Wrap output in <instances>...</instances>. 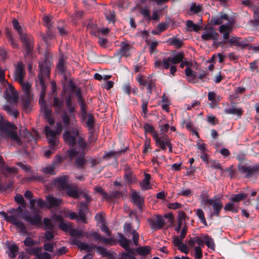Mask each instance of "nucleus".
<instances>
[{
    "label": "nucleus",
    "mask_w": 259,
    "mask_h": 259,
    "mask_svg": "<svg viewBox=\"0 0 259 259\" xmlns=\"http://www.w3.org/2000/svg\"><path fill=\"white\" fill-rule=\"evenodd\" d=\"M62 118L65 125H69L71 123L73 126V129L71 131L66 130L63 134L65 142L70 147L75 146L74 149H71L70 150L69 157L71 159H76L75 164L76 166H81L85 163L84 150L85 144L84 139L79 136V128L74 117H69L65 112L62 115Z\"/></svg>",
    "instance_id": "obj_1"
},
{
    "label": "nucleus",
    "mask_w": 259,
    "mask_h": 259,
    "mask_svg": "<svg viewBox=\"0 0 259 259\" xmlns=\"http://www.w3.org/2000/svg\"><path fill=\"white\" fill-rule=\"evenodd\" d=\"M159 127L160 131L155 132L151 125L147 123L144 125L145 134L150 133L152 134L157 146H158L163 150H165L167 147L169 149V151L171 152L172 145L170 140L169 137L166 135V133L168 132L169 127V124H163L160 125Z\"/></svg>",
    "instance_id": "obj_2"
},
{
    "label": "nucleus",
    "mask_w": 259,
    "mask_h": 259,
    "mask_svg": "<svg viewBox=\"0 0 259 259\" xmlns=\"http://www.w3.org/2000/svg\"><path fill=\"white\" fill-rule=\"evenodd\" d=\"M16 130L15 125L4 120L0 115V135L4 138L9 137L12 141L20 144L21 142L16 132Z\"/></svg>",
    "instance_id": "obj_3"
},
{
    "label": "nucleus",
    "mask_w": 259,
    "mask_h": 259,
    "mask_svg": "<svg viewBox=\"0 0 259 259\" xmlns=\"http://www.w3.org/2000/svg\"><path fill=\"white\" fill-rule=\"evenodd\" d=\"M211 22L214 25L222 24L225 21L226 23L220 26L219 31L223 34V38L228 39L229 37V33L232 31L233 21L229 20L226 14H222L221 16L213 17L211 18Z\"/></svg>",
    "instance_id": "obj_4"
},
{
    "label": "nucleus",
    "mask_w": 259,
    "mask_h": 259,
    "mask_svg": "<svg viewBox=\"0 0 259 259\" xmlns=\"http://www.w3.org/2000/svg\"><path fill=\"white\" fill-rule=\"evenodd\" d=\"M68 177L62 176L54 181V184L59 190H66L67 195L73 198L78 197V191L75 186L71 187L68 185Z\"/></svg>",
    "instance_id": "obj_5"
},
{
    "label": "nucleus",
    "mask_w": 259,
    "mask_h": 259,
    "mask_svg": "<svg viewBox=\"0 0 259 259\" xmlns=\"http://www.w3.org/2000/svg\"><path fill=\"white\" fill-rule=\"evenodd\" d=\"M184 59V54L178 53L173 56L163 58L162 61H156L154 64L156 68H160L163 67L164 69H167L170 65H175L182 62Z\"/></svg>",
    "instance_id": "obj_6"
},
{
    "label": "nucleus",
    "mask_w": 259,
    "mask_h": 259,
    "mask_svg": "<svg viewBox=\"0 0 259 259\" xmlns=\"http://www.w3.org/2000/svg\"><path fill=\"white\" fill-rule=\"evenodd\" d=\"M40 71L38 74L39 83L41 88V91L40 93L39 103L40 105L45 104L44 97L45 94L46 85L44 82L45 78L48 77L49 75L50 71L48 67H44L42 63H39Z\"/></svg>",
    "instance_id": "obj_7"
},
{
    "label": "nucleus",
    "mask_w": 259,
    "mask_h": 259,
    "mask_svg": "<svg viewBox=\"0 0 259 259\" xmlns=\"http://www.w3.org/2000/svg\"><path fill=\"white\" fill-rule=\"evenodd\" d=\"M12 23L14 28L17 30L19 34L22 44L26 48L27 53L28 54L31 48V44L32 41L31 36L23 32V29L16 19L13 20Z\"/></svg>",
    "instance_id": "obj_8"
},
{
    "label": "nucleus",
    "mask_w": 259,
    "mask_h": 259,
    "mask_svg": "<svg viewBox=\"0 0 259 259\" xmlns=\"http://www.w3.org/2000/svg\"><path fill=\"white\" fill-rule=\"evenodd\" d=\"M62 130V123L58 122L56 124L55 131L51 129L49 126L45 127V131L48 142L53 147H57L59 145V141L57 138V135L60 133Z\"/></svg>",
    "instance_id": "obj_9"
},
{
    "label": "nucleus",
    "mask_w": 259,
    "mask_h": 259,
    "mask_svg": "<svg viewBox=\"0 0 259 259\" xmlns=\"http://www.w3.org/2000/svg\"><path fill=\"white\" fill-rule=\"evenodd\" d=\"M78 217H77L76 213L70 211L68 209L65 210V215L66 217H69L71 220L77 219L78 221H80L83 223H87V221L86 215L88 213L87 205L84 203H81L78 206Z\"/></svg>",
    "instance_id": "obj_10"
},
{
    "label": "nucleus",
    "mask_w": 259,
    "mask_h": 259,
    "mask_svg": "<svg viewBox=\"0 0 259 259\" xmlns=\"http://www.w3.org/2000/svg\"><path fill=\"white\" fill-rule=\"evenodd\" d=\"M0 215L8 222L14 225L18 231L22 234H25L27 232V229L24 224L18 219V217L15 214L8 215L4 211H1Z\"/></svg>",
    "instance_id": "obj_11"
},
{
    "label": "nucleus",
    "mask_w": 259,
    "mask_h": 259,
    "mask_svg": "<svg viewBox=\"0 0 259 259\" xmlns=\"http://www.w3.org/2000/svg\"><path fill=\"white\" fill-rule=\"evenodd\" d=\"M72 243L75 244L81 250H85L88 252L92 251L95 248H96L97 252L99 254L105 256L107 255L108 253L105 248L101 246H96L95 245H90L85 243L82 242L75 239H73L71 241Z\"/></svg>",
    "instance_id": "obj_12"
},
{
    "label": "nucleus",
    "mask_w": 259,
    "mask_h": 259,
    "mask_svg": "<svg viewBox=\"0 0 259 259\" xmlns=\"http://www.w3.org/2000/svg\"><path fill=\"white\" fill-rule=\"evenodd\" d=\"M185 74L187 77L188 81L194 83L198 82L199 79H203L206 75L205 72L202 70L199 75L197 76L196 73L189 67L185 69Z\"/></svg>",
    "instance_id": "obj_13"
},
{
    "label": "nucleus",
    "mask_w": 259,
    "mask_h": 259,
    "mask_svg": "<svg viewBox=\"0 0 259 259\" xmlns=\"http://www.w3.org/2000/svg\"><path fill=\"white\" fill-rule=\"evenodd\" d=\"M149 225L153 230L161 229L165 224V221L160 215L153 216L147 219Z\"/></svg>",
    "instance_id": "obj_14"
},
{
    "label": "nucleus",
    "mask_w": 259,
    "mask_h": 259,
    "mask_svg": "<svg viewBox=\"0 0 259 259\" xmlns=\"http://www.w3.org/2000/svg\"><path fill=\"white\" fill-rule=\"evenodd\" d=\"M134 50L132 44L126 41L121 42L119 53L121 56L127 57L131 55V52Z\"/></svg>",
    "instance_id": "obj_15"
},
{
    "label": "nucleus",
    "mask_w": 259,
    "mask_h": 259,
    "mask_svg": "<svg viewBox=\"0 0 259 259\" xmlns=\"http://www.w3.org/2000/svg\"><path fill=\"white\" fill-rule=\"evenodd\" d=\"M25 75V72L24 65L21 62L18 63L15 68L14 74L15 80L17 81L18 82H21L22 80H23V78L24 77Z\"/></svg>",
    "instance_id": "obj_16"
},
{
    "label": "nucleus",
    "mask_w": 259,
    "mask_h": 259,
    "mask_svg": "<svg viewBox=\"0 0 259 259\" xmlns=\"http://www.w3.org/2000/svg\"><path fill=\"white\" fill-rule=\"evenodd\" d=\"M87 28L90 30L91 33L97 35L100 32L103 34H106L109 33L110 30L108 28H105L100 29L97 28V25H95L93 22L90 21L87 25Z\"/></svg>",
    "instance_id": "obj_17"
},
{
    "label": "nucleus",
    "mask_w": 259,
    "mask_h": 259,
    "mask_svg": "<svg viewBox=\"0 0 259 259\" xmlns=\"http://www.w3.org/2000/svg\"><path fill=\"white\" fill-rule=\"evenodd\" d=\"M210 205H211L213 208V214L218 216L223 207V203L221 201V198H217L216 197L212 198Z\"/></svg>",
    "instance_id": "obj_18"
},
{
    "label": "nucleus",
    "mask_w": 259,
    "mask_h": 259,
    "mask_svg": "<svg viewBox=\"0 0 259 259\" xmlns=\"http://www.w3.org/2000/svg\"><path fill=\"white\" fill-rule=\"evenodd\" d=\"M219 34L212 28H210L205 31L202 35L201 38L204 40H217L218 38Z\"/></svg>",
    "instance_id": "obj_19"
},
{
    "label": "nucleus",
    "mask_w": 259,
    "mask_h": 259,
    "mask_svg": "<svg viewBox=\"0 0 259 259\" xmlns=\"http://www.w3.org/2000/svg\"><path fill=\"white\" fill-rule=\"evenodd\" d=\"M221 97L217 95L214 92H209L208 93V100L210 101L209 106L212 108L217 107L218 104L221 100Z\"/></svg>",
    "instance_id": "obj_20"
},
{
    "label": "nucleus",
    "mask_w": 259,
    "mask_h": 259,
    "mask_svg": "<svg viewBox=\"0 0 259 259\" xmlns=\"http://www.w3.org/2000/svg\"><path fill=\"white\" fill-rule=\"evenodd\" d=\"M31 252L36 256L37 259H51V255L47 252H42L40 247H35L31 249Z\"/></svg>",
    "instance_id": "obj_21"
},
{
    "label": "nucleus",
    "mask_w": 259,
    "mask_h": 259,
    "mask_svg": "<svg viewBox=\"0 0 259 259\" xmlns=\"http://www.w3.org/2000/svg\"><path fill=\"white\" fill-rule=\"evenodd\" d=\"M41 111L44 113L45 117L47 119L50 125L54 123V119L52 117V111L48 108L45 104L40 105Z\"/></svg>",
    "instance_id": "obj_22"
},
{
    "label": "nucleus",
    "mask_w": 259,
    "mask_h": 259,
    "mask_svg": "<svg viewBox=\"0 0 259 259\" xmlns=\"http://www.w3.org/2000/svg\"><path fill=\"white\" fill-rule=\"evenodd\" d=\"M5 97L7 100L16 101L18 94L15 92L14 88L11 85H9V89L5 94Z\"/></svg>",
    "instance_id": "obj_23"
},
{
    "label": "nucleus",
    "mask_w": 259,
    "mask_h": 259,
    "mask_svg": "<svg viewBox=\"0 0 259 259\" xmlns=\"http://www.w3.org/2000/svg\"><path fill=\"white\" fill-rule=\"evenodd\" d=\"M36 203L39 208H43L47 205L46 203L41 199H38L37 200L35 199H30V206L32 211H37L35 208Z\"/></svg>",
    "instance_id": "obj_24"
},
{
    "label": "nucleus",
    "mask_w": 259,
    "mask_h": 259,
    "mask_svg": "<svg viewBox=\"0 0 259 259\" xmlns=\"http://www.w3.org/2000/svg\"><path fill=\"white\" fill-rule=\"evenodd\" d=\"M231 46H236L244 48L246 46L245 41L242 40L239 37H232L229 40Z\"/></svg>",
    "instance_id": "obj_25"
},
{
    "label": "nucleus",
    "mask_w": 259,
    "mask_h": 259,
    "mask_svg": "<svg viewBox=\"0 0 259 259\" xmlns=\"http://www.w3.org/2000/svg\"><path fill=\"white\" fill-rule=\"evenodd\" d=\"M53 219L56 220V221L60 223L59 226L61 230L65 231H67L70 229L71 226L70 224L68 223L62 222V218L60 215H55L53 216Z\"/></svg>",
    "instance_id": "obj_26"
},
{
    "label": "nucleus",
    "mask_w": 259,
    "mask_h": 259,
    "mask_svg": "<svg viewBox=\"0 0 259 259\" xmlns=\"http://www.w3.org/2000/svg\"><path fill=\"white\" fill-rule=\"evenodd\" d=\"M25 219L32 225L39 226L41 224V218L38 214H35L33 217L30 215H26Z\"/></svg>",
    "instance_id": "obj_27"
},
{
    "label": "nucleus",
    "mask_w": 259,
    "mask_h": 259,
    "mask_svg": "<svg viewBox=\"0 0 259 259\" xmlns=\"http://www.w3.org/2000/svg\"><path fill=\"white\" fill-rule=\"evenodd\" d=\"M144 179L140 183V186L141 189L143 190H146L151 188V185L150 183V180L151 179V176L150 174L145 173L144 174Z\"/></svg>",
    "instance_id": "obj_28"
},
{
    "label": "nucleus",
    "mask_w": 259,
    "mask_h": 259,
    "mask_svg": "<svg viewBox=\"0 0 259 259\" xmlns=\"http://www.w3.org/2000/svg\"><path fill=\"white\" fill-rule=\"evenodd\" d=\"M47 201L49 204V207H55L59 205L61 203V199L54 197L50 195L46 198Z\"/></svg>",
    "instance_id": "obj_29"
},
{
    "label": "nucleus",
    "mask_w": 259,
    "mask_h": 259,
    "mask_svg": "<svg viewBox=\"0 0 259 259\" xmlns=\"http://www.w3.org/2000/svg\"><path fill=\"white\" fill-rule=\"evenodd\" d=\"M63 103L64 101L63 99H59L57 97L54 98L53 106L57 113H59L61 111V107L63 105Z\"/></svg>",
    "instance_id": "obj_30"
},
{
    "label": "nucleus",
    "mask_w": 259,
    "mask_h": 259,
    "mask_svg": "<svg viewBox=\"0 0 259 259\" xmlns=\"http://www.w3.org/2000/svg\"><path fill=\"white\" fill-rule=\"evenodd\" d=\"M151 248L149 246L139 247L136 248V252L141 256H145L149 254L151 251Z\"/></svg>",
    "instance_id": "obj_31"
},
{
    "label": "nucleus",
    "mask_w": 259,
    "mask_h": 259,
    "mask_svg": "<svg viewBox=\"0 0 259 259\" xmlns=\"http://www.w3.org/2000/svg\"><path fill=\"white\" fill-rule=\"evenodd\" d=\"M224 209L231 211L233 212H236L238 210V206L236 203L230 201L225 204L224 206Z\"/></svg>",
    "instance_id": "obj_32"
},
{
    "label": "nucleus",
    "mask_w": 259,
    "mask_h": 259,
    "mask_svg": "<svg viewBox=\"0 0 259 259\" xmlns=\"http://www.w3.org/2000/svg\"><path fill=\"white\" fill-rule=\"evenodd\" d=\"M18 252V247L16 244L11 245L8 247V255L11 258H15Z\"/></svg>",
    "instance_id": "obj_33"
},
{
    "label": "nucleus",
    "mask_w": 259,
    "mask_h": 259,
    "mask_svg": "<svg viewBox=\"0 0 259 259\" xmlns=\"http://www.w3.org/2000/svg\"><path fill=\"white\" fill-rule=\"evenodd\" d=\"M247 195L243 193H239L236 194H233L229 198L230 201L237 203L242 200L247 198Z\"/></svg>",
    "instance_id": "obj_34"
},
{
    "label": "nucleus",
    "mask_w": 259,
    "mask_h": 259,
    "mask_svg": "<svg viewBox=\"0 0 259 259\" xmlns=\"http://www.w3.org/2000/svg\"><path fill=\"white\" fill-rule=\"evenodd\" d=\"M132 199L133 202L137 204L139 207L142 205L143 198L139 195V193L136 192H133L132 193Z\"/></svg>",
    "instance_id": "obj_35"
},
{
    "label": "nucleus",
    "mask_w": 259,
    "mask_h": 259,
    "mask_svg": "<svg viewBox=\"0 0 259 259\" xmlns=\"http://www.w3.org/2000/svg\"><path fill=\"white\" fill-rule=\"evenodd\" d=\"M119 242L121 246L126 250H130V245L131 242L130 240L126 239L123 236H121L119 239Z\"/></svg>",
    "instance_id": "obj_36"
},
{
    "label": "nucleus",
    "mask_w": 259,
    "mask_h": 259,
    "mask_svg": "<svg viewBox=\"0 0 259 259\" xmlns=\"http://www.w3.org/2000/svg\"><path fill=\"white\" fill-rule=\"evenodd\" d=\"M225 112L227 114H236L239 116H240L243 113V111L241 110V109L236 108L234 107H232L228 109H225Z\"/></svg>",
    "instance_id": "obj_37"
},
{
    "label": "nucleus",
    "mask_w": 259,
    "mask_h": 259,
    "mask_svg": "<svg viewBox=\"0 0 259 259\" xmlns=\"http://www.w3.org/2000/svg\"><path fill=\"white\" fill-rule=\"evenodd\" d=\"M3 109L9 114V115L13 116L15 118H16L18 115V112L16 110L12 108L8 105L4 106Z\"/></svg>",
    "instance_id": "obj_38"
},
{
    "label": "nucleus",
    "mask_w": 259,
    "mask_h": 259,
    "mask_svg": "<svg viewBox=\"0 0 259 259\" xmlns=\"http://www.w3.org/2000/svg\"><path fill=\"white\" fill-rule=\"evenodd\" d=\"M18 82L21 84L23 90L25 92V94L28 98L29 96V90L31 88V84L28 82H24L23 81V80H22L21 82Z\"/></svg>",
    "instance_id": "obj_39"
},
{
    "label": "nucleus",
    "mask_w": 259,
    "mask_h": 259,
    "mask_svg": "<svg viewBox=\"0 0 259 259\" xmlns=\"http://www.w3.org/2000/svg\"><path fill=\"white\" fill-rule=\"evenodd\" d=\"M204 244L211 249L214 250L215 248V245L212 239L207 235H205L204 238Z\"/></svg>",
    "instance_id": "obj_40"
},
{
    "label": "nucleus",
    "mask_w": 259,
    "mask_h": 259,
    "mask_svg": "<svg viewBox=\"0 0 259 259\" xmlns=\"http://www.w3.org/2000/svg\"><path fill=\"white\" fill-rule=\"evenodd\" d=\"M140 13L148 21H150V11L149 7L146 6L142 8Z\"/></svg>",
    "instance_id": "obj_41"
},
{
    "label": "nucleus",
    "mask_w": 259,
    "mask_h": 259,
    "mask_svg": "<svg viewBox=\"0 0 259 259\" xmlns=\"http://www.w3.org/2000/svg\"><path fill=\"white\" fill-rule=\"evenodd\" d=\"M105 15L106 19L109 22H114L115 19V15L114 12L110 10H107L105 12Z\"/></svg>",
    "instance_id": "obj_42"
},
{
    "label": "nucleus",
    "mask_w": 259,
    "mask_h": 259,
    "mask_svg": "<svg viewBox=\"0 0 259 259\" xmlns=\"http://www.w3.org/2000/svg\"><path fill=\"white\" fill-rule=\"evenodd\" d=\"M196 214L197 216L199 218V219L200 220L201 222L205 226H206L207 222L206 221L203 210L200 208H198L196 210Z\"/></svg>",
    "instance_id": "obj_43"
},
{
    "label": "nucleus",
    "mask_w": 259,
    "mask_h": 259,
    "mask_svg": "<svg viewBox=\"0 0 259 259\" xmlns=\"http://www.w3.org/2000/svg\"><path fill=\"white\" fill-rule=\"evenodd\" d=\"M206 165L211 168L219 169L223 171L221 164L217 161L210 159Z\"/></svg>",
    "instance_id": "obj_44"
},
{
    "label": "nucleus",
    "mask_w": 259,
    "mask_h": 259,
    "mask_svg": "<svg viewBox=\"0 0 259 259\" xmlns=\"http://www.w3.org/2000/svg\"><path fill=\"white\" fill-rule=\"evenodd\" d=\"M125 181L128 184H131L136 181V178L131 172H126L124 175Z\"/></svg>",
    "instance_id": "obj_45"
},
{
    "label": "nucleus",
    "mask_w": 259,
    "mask_h": 259,
    "mask_svg": "<svg viewBox=\"0 0 259 259\" xmlns=\"http://www.w3.org/2000/svg\"><path fill=\"white\" fill-rule=\"evenodd\" d=\"M55 221L56 220L53 219V218H52L51 220L48 218H45L44 220V222L46 228L48 229H52L54 227V224L53 223V221Z\"/></svg>",
    "instance_id": "obj_46"
},
{
    "label": "nucleus",
    "mask_w": 259,
    "mask_h": 259,
    "mask_svg": "<svg viewBox=\"0 0 259 259\" xmlns=\"http://www.w3.org/2000/svg\"><path fill=\"white\" fill-rule=\"evenodd\" d=\"M195 255L194 257L195 259H201L203 256L202 250L201 247L200 246H196L195 247L194 249Z\"/></svg>",
    "instance_id": "obj_47"
},
{
    "label": "nucleus",
    "mask_w": 259,
    "mask_h": 259,
    "mask_svg": "<svg viewBox=\"0 0 259 259\" xmlns=\"http://www.w3.org/2000/svg\"><path fill=\"white\" fill-rule=\"evenodd\" d=\"M186 215L183 211H179L177 220L178 223L180 224H185L186 221Z\"/></svg>",
    "instance_id": "obj_48"
},
{
    "label": "nucleus",
    "mask_w": 259,
    "mask_h": 259,
    "mask_svg": "<svg viewBox=\"0 0 259 259\" xmlns=\"http://www.w3.org/2000/svg\"><path fill=\"white\" fill-rule=\"evenodd\" d=\"M24 243L26 246L31 247L35 244H37L38 242L34 241L32 238L28 237L24 240Z\"/></svg>",
    "instance_id": "obj_49"
},
{
    "label": "nucleus",
    "mask_w": 259,
    "mask_h": 259,
    "mask_svg": "<svg viewBox=\"0 0 259 259\" xmlns=\"http://www.w3.org/2000/svg\"><path fill=\"white\" fill-rule=\"evenodd\" d=\"M42 171L46 175H54L56 173L53 166H48L44 167Z\"/></svg>",
    "instance_id": "obj_50"
},
{
    "label": "nucleus",
    "mask_w": 259,
    "mask_h": 259,
    "mask_svg": "<svg viewBox=\"0 0 259 259\" xmlns=\"http://www.w3.org/2000/svg\"><path fill=\"white\" fill-rule=\"evenodd\" d=\"M200 105V103L199 101L195 100L191 103V105H186V108L188 110H190L192 108L197 109L199 108Z\"/></svg>",
    "instance_id": "obj_51"
},
{
    "label": "nucleus",
    "mask_w": 259,
    "mask_h": 259,
    "mask_svg": "<svg viewBox=\"0 0 259 259\" xmlns=\"http://www.w3.org/2000/svg\"><path fill=\"white\" fill-rule=\"evenodd\" d=\"M54 244L52 243H45L44 244V249L48 252H53L54 251Z\"/></svg>",
    "instance_id": "obj_52"
},
{
    "label": "nucleus",
    "mask_w": 259,
    "mask_h": 259,
    "mask_svg": "<svg viewBox=\"0 0 259 259\" xmlns=\"http://www.w3.org/2000/svg\"><path fill=\"white\" fill-rule=\"evenodd\" d=\"M239 170L242 173H246V177H249L251 175V168L246 166H241L239 167Z\"/></svg>",
    "instance_id": "obj_53"
},
{
    "label": "nucleus",
    "mask_w": 259,
    "mask_h": 259,
    "mask_svg": "<svg viewBox=\"0 0 259 259\" xmlns=\"http://www.w3.org/2000/svg\"><path fill=\"white\" fill-rule=\"evenodd\" d=\"M160 17V12L158 10L153 11L152 16H150V20H153L155 21H158Z\"/></svg>",
    "instance_id": "obj_54"
},
{
    "label": "nucleus",
    "mask_w": 259,
    "mask_h": 259,
    "mask_svg": "<svg viewBox=\"0 0 259 259\" xmlns=\"http://www.w3.org/2000/svg\"><path fill=\"white\" fill-rule=\"evenodd\" d=\"M95 220L98 224L102 225L105 223L104 214L97 213L95 216Z\"/></svg>",
    "instance_id": "obj_55"
},
{
    "label": "nucleus",
    "mask_w": 259,
    "mask_h": 259,
    "mask_svg": "<svg viewBox=\"0 0 259 259\" xmlns=\"http://www.w3.org/2000/svg\"><path fill=\"white\" fill-rule=\"evenodd\" d=\"M170 42L178 48H180L182 45V41L181 39L176 38L171 39L170 40Z\"/></svg>",
    "instance_id": "obj_56"
},
{
    "label": "nucleus",
    "mask_w": 259,
    "mask_h": 259,
    "mask_svg": "<svg viewBox=\"0 0 259 259\" xmlns=\"http://www.w3.org/2000/svg\"><path fill=\"white\" fill-rule=\"evenodd\" d=\"M89 236L93 237L95 241H100L101 237L98 232L94 231H92L89 234L86 235L87 237H89Z\"/></svg>",
    "instance_id": "obj_57"
},
{
    "label": "nucleus",
    "mask_w": 259,
    "mask_h": 259,
    "mask_svg": "<svg viewBox=\"0 0 259 259\" xmlns=\"http://www.w3.org/2000/svg\"><path fill=\"white\" fill-rule=\"evenodd\" d=\"M183 239L179 236L174 237L172 243L175 246L179 247L182 243Z\"/></svg>",
    "instance_id": "obj_58"
},
{
    "label": "nucleus",
    "mask_w": 259,
    "mask_h": 259,
    "mask_svg": "<svg viewBox=\"0 0 259 259\" xmlns=\"http://www.w3.org/2000/svg\"><path fill=\"white\" fill-rule=\"evenodd\" d=\"M15 200L17 203H20L22 206H25V203L23 197L21 194H17L15 197Z\"/></svg>",
    "instance_id": "obj_59"
},
{
    "label": "nucleus",
    "mask_w": 259,
    "mask_h": 259,
    "mask_svg": "<svg viewBox=\"0 0 259 259\" xmlns=\"http://www.w3.org/2000/svg\"><path fill=\"white\" fill-rule=\"evenodd\" d=\"M139 238V235L138 233L135 230H134L132 232V240L134 242V244L136 246L138 245Z\"/></svg>",
    "instance_id": "obj_60"
},
{
    "label": "nucleus",
    "mask_w": 259,
    "mask_h": 259,
    "mask_svg": "<svg viewBox=\"0 0 259 259\" xmlns=\"http://www.w3.org/2000/svg\"><path fill=\"white\" fill-rule=\"evenodd\" d=\"M51 20H52V18L51 16H45L43 17V21L45 23V25L48 28H50L51 26Z\"/></svg>",
    "instance_id": "obj_61"
},
{
    "label": "nucleus",
    "mask_w": 259,
    "mask_h": 259,
    "mask_svg": "<svg viewBox=\"0 0 259 259\" xmlns=\"http://www.w3.org/2000/svg\"><path fill=\"white\" fill-rule=\"evenodd\" d=\"M67 251V249L65 247L63 246L58 250H57L55 252H54V255H58L60 256L65 254Z\"/></svg>",
    "instance_id": "obj_62"
},
{
    "label": "nucleus",
    "mask_w": 259,
    "mask_h": 259,
    "mask_svg": "<svg viewBox=\"0 0 259 259\" xmlns=\"http://www.w3.org/2000/svg\"><path fill=\"white\" fill-rule=\"evenodd\" d=\"M211 200L212 198L209 199L207 196H201V204L202 205H205L207 204L210 205V203H211Z\"/></svg>",
    "instance_id": "obj_63"
},
{
    "label": "nucleus",
    "mask_w": 259,
    "mask_h": 259,
    "mask_svg": "<svg viewBox=\"0 0 259 259\" xmlns=\"http://www.w3.org/2000/svg\"><path fill=\"white\" fill-rule=\"evenodd\" d=\"M94 123V119L92 115H89L87 121V124L90 130L93 128Z\"/></svg>",
    "instance_id": "obj_64"
}]
</instances>
